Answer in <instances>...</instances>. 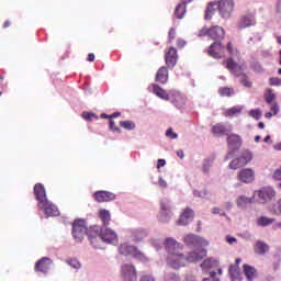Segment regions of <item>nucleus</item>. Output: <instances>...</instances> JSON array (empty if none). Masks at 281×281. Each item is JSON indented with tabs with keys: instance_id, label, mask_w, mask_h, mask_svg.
I'll return each mask as SVG.
<instances>
[{
	"instance_id": "obj_1",
	"label": "nucleus",
	"mask_w": 281,
	"mask_h": 281,
	"mask_svg": "<svg viewBox=\"0 0 281 281\" xmlns=\"http://www.w3.org/2000/svg\"><path fill=\"white\" fill-rule=\"evenodd\" d=\"M199 36H209L211 41H214L209 47V55L212 58H223L225 56V46L221 43L225 38L224 27L220 25L212 26L211 29L204 27L199 32Z\"/></svg>"
},
{
	"instance_id": "obj_2",
	"label": "nucleus",
	"mask_w": 281,
	"mask_h": 281,
	"mask_svg": "<svg viewBox=\"0 0 281 281\" xmlns=\"http://www.w3.org/2000/svg\"><path fill=\"white\" fill-rule=\"evenodd\" d=\"M226 50L229 54V58L223 63L224 67L231 71L234 76L237 78H240V83L244 85V87H247L248 89L251 88V81L247 78V75H245V65H238L234 60V56L238 54V50L234 49V46L231 42L227 43Z\"/></svg>"
},
{
	"instance_id": "obj_3",
	"label": "nucleus",
	"mask_w": 281,
	"mask_h": 281,
	"mask_svg": "<svg viewBox=\"0 0 281 281\" xmlns=\"http://www.w3.org/2000/svg\"><path fill=\"white\" fill-rule=\"evenodd\" d=\"M72 236L77 243H82L85 236H88L91 245L98 248V226L87 227V222L85 220H76L72 223Z\"/></svg>"
},
{
	"instance_id": "obj_4",
	"label": "nucleus",
	"mask_w": 281,
	"mask_h": 281,
	"mask_svg": "<svg viewBox=\"0 0 281 281\" xmlns=\"http://www.w3.org/2000/svg\"><path fill=\"white\" fill-rule=\"evenodd\" d=\"M34 194L36 196V200L38 201L37 207L38 210L44 212L46 218H49V216H60V211H58V206L47 200V193L43 184L37 183L34 186Z\"/></svg>"
},
{
	"instance_id": "obj_5",
	"label": "nucleus",
	"mask_w": 281,
	"mask_h": 281,
	"mask_svg": "<svg viewBox=\"0 0 281 281\" xmlns=\"http://www.w3.org/2000/svg\"><path fill=\"white\" fill-rule=\"evenodd\" d=\"M216 10H218L223 19H229L232 12H234V0H220V2L209 3L204 14L205 21H210Z\"/></svg>"
},
{
	"instance_id": "obj_6",
	"label": "nucleus",
	"mask_w": 281,
	"mask_h": 281,
	"mask_svg": "<svg viewBox=\"0 0 281 281\" xmlns=\"http://www.w3.org/2000/svg\"><path fill=\"white\" fill-rule=\"evenodd\" d=\"M97 238H100L105 245H117L119 241L117 233L109 228V226H102L101 228L98 226Z\"/></svg>"
},
{
	"instance_id": "obj_7",
	"label": "nucleus",
	"mask_w": 281,
	"mask_h": 281,
	"mask_svg": "<svg viewBox=\"0 0 281 281\" xmlns=\"http://www.w3.org/2000/svg\"><path fill=\"white\" fill-rule=\"evenodd\" d=\"M119 251L122 256H132V258H136V260H142L146 262L147 258L144 252H142L137 247L130 245L127 243L121 244Z\"/></svg>"
},
{
	"instance_id": "obj_8",
	"label": "nucleus",
	"mask_w": 281,
	"mask_h": 281,
	"mask_svg": "<svg viewBox=\"0 0 281 281\" xmlns=\"http://www.w3.org/2000/svg\"><path fill=\"white\" fill-rule=\"evenodd\" d=\"M182 240L190 249H205L209 245L207 240L195 234H188L182 238Z\"/></svg>"
},
{
	"instance_id": "obj_9",
	"label": "nucleus",
	"mask_w": 281,
	"mask_h": 281,
	"mask_svg": "<svg viewBox=\"0 0 281 281\" xmlns=\"http://www.w3.org/2000/svg\"><path fill=\"white\" fill-rule=\"evenodd\" d=\"M172 218V210L170 209V200L161 199L160 200V210L157 215V220L162 224L170 223Z\"/></svg>"
},
{
	"instance_id": "obj_10",
	"label": "nucleus",
	"mask_w": 281,
	"mask_h": 281,
	"mask_svg": "<svg viewBox=\"0 0 281 281\" xmlns=\"http://www.w3.org/2000/svg\"><path fill=\"white\" fill-rule=\"evenodd\" d=\"M251 159H254V153H251L249 149H246L241 153V156L239 158L234 159L228 165V168H231V170H238V168H243V166H247V164H249Z\"/></svg>"
},
{
	"instance_id": "obj_11",
	"label": "nucleus",
	"mask_w": 281,
	"mask_h": 281,
	"mask_svg": "<svg viewBox=\"0 0 281 281\" xmlns=\"http://www.w3.org/2000/svg\"><path fill=\"white\" fill-rule=\"evenodd\" d=\"M168 265L172 269H181V267L188 265V259L183 252H176L168 257Z\"/></svg>"
},
{
	"instance_id": "obj_12",
	"label": "nucleus",
	"mask_w": 281,
	"mask_h": 281,
	"mask_svg": "<svg viewBox=\"0 0 281 281\" xmlns=\"http://www.w3.org/2000/svg\"><path fill=\"white\" fill-rule=\"evenodd\" d=\"M258 202L265 205V203H269L276 196V190L272 187H263L259 191H257Z\"/></svg>"
},
{
	"instance_id": "obj_13",
	"label": "nucleus",
	"mask_w": 281,
	"mask_h": 281,
	"mask_svg": "<svg viewBox=\"0 0 281 281\" xmlns=\"http://www.w3.org/2000/svg\"><path fill=\"white\" fill-rule=\"evenodd\" d=\"M167 101L172 103L176 109L186 106V97L178 90H169V99Z\"/></svg>"
},
{
	"instance_id": "obj_14",
	"label": "nucleus",
	"mask_w": 281,
	"mask_h": 281,
	"mask_svg": "<svg viewBox=\"0 0 281 281\" xmlns=\"http://www.w3.org/2000/svg\"><path fill=\"white\" fill-rule=\"evenodd\" d=\"M205 256H207V250L205 248H193L186 258L187 262H201Z\"/></svg>"
},
{
	"instance_id": "obj_15",
	"label": "nucleus",
	"mask_w": 281,
	"mask_h": 281,
	"mask_svg": "<svg viewBox=\"0 0 281 281\" xmlns=\"http://www.w3.org/2000/svg\"><path fill=\"white\" fill-rule=\"evenodd\" d=\"M165 247L169 256H171L172 254H179L183 251V246L172 237H168L165 239Z\"/></svg>"
},
{
	"instance_id": "obj_16",
	"label": "nucleus",
	"mask_w": 281,
	"mask_h": 281,
	"mask_svg": "<svg viewBox=\"0 0 281 281\" xmlns=\"http://www.w3.org/2000/svg\"><path fill=\"white\" fill-rule=\"evenodd\" d=\"M124 281H137V271L134 266L125 263L122 266Z\"/></svg>"
},
{
	"instance_id": "obj_17",
	"label": "nucleus",
	"mask_w": 281,
	"mask_h": 281,
	"mask_svg": "<svg viewBox=\"0 0 281 281\" xmlns=\"http://www.w3.org/2000/svg\"><path fill=\"white\" fill-rule=\"evenodd\" d=\"M93 199L97 203H106L109 201H115V193L109 191H97L93 193Z\"/></svg>"
},
{
	"instance_id": "obj_18",
	"label": "nucleus",
	"mask_w": 281,
	"mask_h": 281,
	"mask_svg": "<svg viewBox=\"0 0 281 281\" xmlns=\"http://www.w3.org/2000/svg\"><path fill=\"white\" fill-rule=\"evenodd\" d=\"M227 144L231 153L232 150L238 151L240 146H243V138L238 134H229L227 136Z\"/></svg>"
},
{
	"instance_id": "obj_19",
	"label": "nucleus",
	"mask_w": 281,
	"mask_h": 281,
	"mask_svg": "<svg viewBox=\"0 0 281 281\" xmlns=\"http://www.w3.org/2000/svg\"><path fill=\"white\" fill-rule=\"evenodd\" d=\"M193 221H194V211L190 207H187L181 213L178 220V224L186 226V225H190V223H192Z\"/></svg>"
},
{
	"instance_id": "obj_20",
	"label": "nucleus",
	"mask_w": 281,
	"mask_h": 281,
	"mask_svg": "<svg viewBox=\"0 0 281 281\" xmlns=\"http://www.w3.org/2000/svg\"><path fill=\"white\" fill-rule=\"evenodd\" d=\"M177 48L170 47L165 56L166 65L169 69H175V67L177 66Z\"/></svg>"
},
{
	"instance_id": "obj_21",
	"label": "nucleus",
	"mask_w": 281,
	"mask_h": 281,
	"mask_svg": "<svg viewBox=\"0 0 281 281\" xmlns=\"http://www.w3.org/2000/svg\"><path fill=\"white\" fill-rule=\"evenodd\" d=\"M149 91H151V93L154 95H157V98H160V100H167L170 98V90L166 91L164 90V88L159 87L157 83H153L149 87Z\"/></svg>"
},
{
	"instance_id": "obj_22",
	"label": "nucleus",
	"mask_w": 281,
	"mask_h": 281,
	"mask_svg": "<svg viewBox=\"0 0 281 281\" xmlns=\"http://www.w3.org/2000/svg\"><path fill=\"white\" fill-rule=\"evenodd\" d=\"M52 269V260L47 257L40 259L35 263V271H40L41 273H47Z\"/></svg>"
},
{
	"instance_id": "obj_23",
	"label": "nucleus",
	"mask_w": 281,
	"mask_h": 281,
	"mask_svg": "<svg viewBox=\"0 0 281 281\" xmlns=\"http://www.w3.org/2000/svg\"><path fill=\"white\" fill-rule=\"evenodd\" d=\"M238 179L241 183H254L255 173L252 169H241L238 172Z\"/></svg>"
},
{
	"instance_id": "obj_24",
	"label": "nucleus",
	"mask_w": 281,
	"mask_h": 281,
	"mask_svg": "<svg viewBox=\"0 0 281 281\" xmlns=\"http://www.w3.org/2000/svg\"><path fill=\"white\" fill-rule=\"evenodd\" d=\"M252 25H256V15L247 14L239 21L238 27L239 30H245L247 27H252Z\"/></svg>"
},
{
	"instance_id": "obj_25",
	"label": "nucleus",
	"mask_w": 281,
	"mask_h": 281,
	"mask_svg": "<svg viewBox=\"0 0 281 281\" xmlns=\"http://www.w3.org/2000/svg\"><path fill=\"white\" fill-rule=\"evenodd\" d=\"M231 131L232 125L227 123H218L212 127V133L218 137H221V135H225V133H231Z\"/></svg>"
},
{
	"instance_id": "obj_26",
	"label": "nucleus",
	"mask_w": 281,
	"mask_h": 281,
	"mask_svg": "<svg viewBox=\"0 0 281 281\" xmlns=\"http://www.w3.org/2000/svg\"><path fill=\"white\" fill-rule=\"evenodd\" d=\"M254 203V198H248L246 195H238L236 199V205L239 210H247V206Z\"/></svg>"
},
{
	"instance_id": "obj_27",
	"label": "nucleus",
	"mask_w": 281,
	"mask_h": 281,
	"mask_svg": "<svg viewBox=\"0 0 281 281\" xmlns=\"http://www.w3.org/2000/svg\"><path fill=\"white\" fill-rule=\"evenodd\" d=\"M255 254L258 256H265V254H269V245L262 240H257L254 245Z\"/></svg>"
},
{
	"instance_id": "obj_28",
	"label": "nucleus",
	"mask_w": 281,
	"mask_h": 281,
	"mask_svg": "<svg viewBox=\"0 0 281 281\" xmlns=\"http://www.w3.org/2000/svg\"><path fill=\"white\" fill-rule=\"evenodd\" d=\"M243 269L248 281L256 280V276H258V271L256 270L255 267L245 263L243 266Z\"/></svg>"
},
{
	"instance_id": "obj_29",
	"label": "nucleus",
	"mask_w": 281,
	"mask_h": 281,
	"mask_svg": "<svg viewBox=\"0 0 281 281\" xmlns=\"http://www.w3.org/2000/svg\"><path fill=\"white\" fill-rule=\"evenodd\" d=\"M156 82H160L161 85H166V82H168V68L162 66L158 69L156 74Z\"/></svg>"
},
{
	"instance_id": "obj_30",
	"label": "nucleus",
	"mask_w": 281,
	"mask_h": 281,
	"mask_svg": "<svg viewBox=\"0 0 281 281\" xmlns=\"http://www.w3.org/2000/svg\"><path fill=\"white\" fill-rule=\"evenodd\" d=\"M215 159H216V157L210 156V157H207L203 160V162H202V172L204 175H210V170H212V166H214Z\"/></svg>"
},
{
	"instance_id": "obj_31",
	"label": "nucleus",
	"mask_w": 281,
	"mask_h": 281,
	"mask_svg": "<svg viewBox=\"0 0 281 281\" xmlns=\"http://www.w3.org/2000/svg\"><path fill=\"white\" fill-rule=\"evenodd\" d=\"M99 218L101 220L103 227H109L111 223V212L106 211V209H101L99 211Z\"/></svg>"
},
{
	"instance_id": "obj_32",
	"label": "nucleus",
	"mask_w": 281,
	"mask_h": 281,
	"mask_svg": "<svg viewBox=\"0 0 281 281\" xmlns=\"http://www.w3.org/2000/svg\"><path fill=\"white\" fill-rule=\"evenodd\" d=\"M228 274L232 281L240 280V268L238 266L231 265L228 268Z\"/></svg>"
},
{
	"instance_id": "obj_33",
	"label": "nucleus",
	"mask_w": 281,
	"mask_h": 281,
	"mask_svg": "<svg viewBox=\"0 0 281 281\" xmlns=\"http://www.w3.org/2000/svg\"><path fill=\"white\" fill-rule=\"evenodd\" d=\"M273 223H276V218L273 217L260 216L257 220L258 227H269V225H273Z\"/></svg>"
},
{
	"instance_id": "obj_34",
	"label": "nucleus",
	"mask_w": 281,
	"mask_h": 281,
	"mask_svg": "<svg viewBox=\"0 0 281 281\" xmlns=\"http://www.w3.org/2000/svg\"><path fill=\"white\" fill-rule=\"evenodd\" d=\"M132 235L135 240H143V238L148 236V231H146V228H135L132 231Z\"/></svg>"
},
{
	"instance_id": "obj_35",
	"label": "nucleus",
	"mask_w": 281,
	"mask_h": 281,
	"mask_svg": "<svg viewBox=\"0 0 281 281\" xmlns=\"http://www.w3.org/2000/svg\"><path fill=\"white\" fill-rule=\"evenodd\" d=\"M243 109H245V105H235L225 112L226 117H234V115H238L243 113Z\"/></svg>"
},
{
	"instance_id": "obj_36",
	"label": "nucleus",
	"mask_w": 281,
	"mask_h": 281,
	"mask_svg": "<svg viewBox=\"0 0 281 281\" xmlns=\"http://www.w3.org/2000/svg\"><path fill=\"white\" fill-rule=\"evenodd\" d=\"M218 92L222 98H232V95H236V91L233 88L227 87L220 88Z\"/></svg>"
},
{
	"instance_id": "obj_37",
	"label": "nucleus",
	"mask_w": 281,
	"mask_h": 281,
	"mask_svg": "<svg viewBox=\"0 0 281 281\" xmlns=\"http://www.w3.org/2000/svg\"><path fill=\"white\" fill-rule=\"evenodd\" d=\"M186 15V3L180 2L175 10V16L182 19Z\"/></svg>"
},
{
	"instance_id": "obj_38",
	"label": "nucleus",
	"mask_w": 281,
	"mask_h": 281,
	"mask_svg": "<svg viewBox=\"0 0 281 281\" xmlns=\"http://www.w3.org/2000/svg\"><path fill=\"white\" fill-rule=\"evenodd\" d=\"M66 262L69 267H71V269H76V271L82 269V263H80V261L76 258L67 259Z\"/></svg>"
},
{
	"instance_id": "obj_39",
	"label": "nucleus",
	"mask_w": 281,
	"mask_h": 281,
	"mask_svg": "<svg viewBox=\"0 0 281 281\" xmlns=\"http://www.w3.org/2000/svg\"><path fill=\"white\" fill-rule=\"evenodd\" d=\"M217 265V261L216 259H205L201 265L200 267L202 269H212V267H216Z\"/></svg>"
},
{
	"instance_id": "obj_40",
	"label": "nucleus",
	"mask_w": 281,
	"mask_h": 281,
	"mask_svg": "<svg viewBox=\"0 0 281 281\" xmlns=\"http://www.w3.org/2000/svg\"><path fill=\"white\" fill-rule=\"evenodd\" d=\"M120 126H122V128H125V131H135L136 125L133 121H121Z\"/></svg>"
},
{
	"instance_id": "obj_41",
	"label": "nucleus",
	"mask_w": 281,
	"mask_h": 281,
	"mask_svg": "<svg viewBox=\"0 0 281 281\" xmlns=\"http://www.w3.org/2000/svg\"><path fill=\"white\" fill-rule=\"evenodd\" d=\"M265 98L268 104H273V100H276V93H273V89H268Z\"/></svg>"
},
{
	"instance_id": "obj_42",
	"label": "nucleus",
	"mask_w": 281,
	"mask_h": 281,
	"mask_svg": "<svg viewBox=\"0 0 281 281\" xmlns=\"http://www.w3.org/2000/svg\"><path fill=\"white\" fill-rule=\"evenodd\" d=\"M249 116L258 121L262 117V111L260 109H252L249 111Z\"/></svg>"
},
{
	"instance_id": "obj_43",
	"label": "nucleus",
	"mask_w": 281,
	"mask_h": 281,
	"mask_svg": "<svg viewBox=\"0 0 281 281\" xmlns=\"http://www.w3.org/2000/svg\"><path fill=\"white\" fill-rule=\"evenodd\" d=\"M165 135L168 139H178L179 137V134H177L172 127L167 128Z\"/></svg>"
},
{
	"instance_id": "obj_44",
	"label": "nucleus",
	"mask_w": 281,
	"mask_h": 281,
	"mask_svg": "<svg viewBox=\"0 0 281 281\" xmlns=\"http://www.w3.org/2000/svg\"><path fill=\"white\" fill-rule=\"evenodd\" d=\"M81 117H83V120H87L88 122H92L93 117L94 120H98V115H95V113L92 112H83L81 114Z\"/></svg>"
},
{
	"instance_id": "obj_45",
	"label": "nucleus",
	"mask_w": 281,
	"mask_h": 281,
	"mask_svg": "<svg viewBox=\"0 0 281 281\" xmlns=\"http://www.w3.org/2000/svg\"><path fill=\"white\" fill-rule=\"evenodd\" d=\"M193 196H195L196 199H205V196H207V190L206 189H204L202 191L194 190Z\"/></svg>"
},
{
	"instance_id": "obj_46",
	"label": "nucleus",
	"mask_w": 281,
	"mask_h": 281,
	"mask_svg": "<svg viewBox=\"0 0 281 281\" xmlns=\"http://www.w3.org/2000/svg\"><path fill=\"white\" fill-rule=\"evenodd\" d=\"M271 87H281V79L278 77H272L269 79Z\"/></svg>"
},
{
	"instance_id": "obj_47",
	"label": "nucleus",
	"mask_w": 281,
	"mask_h": 281,
	"mask_svg": "<svg viewBox=\"0 0 281 281\" xmlns=\"http://www.w3.org/2000/svg\"><path fill=\"white\" fill-rule=\"evenodd\" d=\"M166 281H179V277H177L175 273L169 272L165 276Z\"/></svg>"
},
{
	"instance_id": "obj_48",
	"label": "nucleus",
	"mask_w": 281,
	"mask_h": 281,
	"mask_svg": "<svg viewBox=\"0 0 281 281\" xmlns=\"http://www.w3.org/2000/svg\"><path fill=\"white\" fill-rule=\"evenodd\" d=\"M202 281H221V279L216 278V272H210V277L204 278Z\"/></svg>"
},
{
	"instance_id": "obj_49",
	"label": "nucleus",
	"mask_w": 281,
	"mask_h": 281,
	"mask_svg": "<svg viewBox=\"0 0 281 281\" xmlns=\"http://www.w3.org/2000/svg\"><path fill=\"white\" fill-rule=\"evenodd\" d=\"M153 247H155L156 251H159V249H161V247H164V241H161L159 239H155V240H153Z\"/></svg>"
},
{
	"instance_id": "obj_50",
	"label": "nucleus",
	"mask_w": 281,
	"mask_h": 281,
	"mask_svg": "<svg viewBox=\"0 0 281 281\" xmlns=\"http://www.w3.org/2000/svg\"><path fill=\"white\" fill-rule=\"evenodd\" d=\"M110 128L113 131V133H122V130L115 126V121L113 120H110Z\"/></svg>"
},
{
	"instance_id": "obj_51",
	"label": "nucleus",
	"mask_w": 281,
	"mask_h": 281,
	"mask_svg": "<svg viewBox=\"0 0 281 281\" xmlns=\"http://www.w3.org/2000/svg\"><path fill=\"white\" fill-rule=\"evenodd\" d=\"M260 41H262V37H260V35H256V36L249 37L248 45H254V43H258Z\"/></svg>"
},
{
	"instance_id": "obj_52",
	"label": "nucleus",
	"mask_w": 281,
	"mask_h": 281,
	"mask_svg": "<svg viewBox=\"0 0 281 281\" xmlns=\"http://www.w3.org/2000/svg\"><path fill=\"white\" fill-rule=\"evenodd\" d=\"M235 153H236V150H232L231 148H228V153H227V155L224 157V161H229V159H233Z\"/></svg>"
},
{
	"instance_id": "obj_53",
	"label": "nucleus",
	"mask_w": 281,
	"mask_h": 281,
	"mask_svg": "<svg viewBox=\"0 0 281 281\" xmlns=\"http://www.w3.org/2000/svg\"><path fill=\"white\" fill-rule=\"evenodd\" d=\"M158 184H159V188H164V189L168 188V182H166V180H164L162 177L158 178Z\"/></svg>"
},
{
	"instance_id": "obj_54",
	"label": "nucleus",
	"mask_w": 281,
	"mask_h": 281,
	"mask_svg": "<svg viewBox=\"0 0 281 281\" xmlns=\"http://www.w3.org/2000/svg\"><path fill=\"white\" fill-rule=\"evenodd\" d=\"M276 12H277L278 19L281 20V0H278L277 2Z\"/></svg>"
},
{
	"instance_id": "obj_55",
	"label": "nucleus",
	"mask_w": 281,
	"mask_h": 281,
	"mask_svg": "<svg viewBox=\"0 0 281 281\" xmlns=\"http://www.w3.org/2000/svg\"><path fill=\"white\" fill-rule=\"evenodd\" d=\"M175 36H177V31H175V29H170V31H169V43H172V41H175Z\"/></svg>"
},
{
	"instance_id": "obj_56",
	"label": "nucleus",
	"mask_w": 281,
	"mask_h": 281,
	"mask_svg": "<svg viewBox=\"0 0 281 281\" xmlns=\"http://www.w3.org/2000/svg\"><path fill=\"white\" fill-rule=\"evenodd\" d=\"M278 111H280V108L278 106V103H273L271 105V113H273V115H278Z\"/></svg>"
},
{
	"instance_id": "obj_57",
	"label": "nucleus",
	"mask_w": 281,
	"mask_h": 281,
	"mask_svg": "<svg viewBox=\"0 0 281 281\" xmlns=\"http://www.w3.org/2000/svg\"><path fill=\"white\" fill-rule=\"evenodd\" d=\"M212 214H220V216H225V212H221L220 207H213Z\"/></svg>"
},
{
	"instance_id": "obj_58",
	"label": "nucleus",
	"mask_w": 281,
	"mask_h": 281,
	"mask_svg": "<svg viewBox=\"0 0 281 281\" xmlns=\"http://www.w3.org/2000/svg\"><path fill=\"white\" fill-rule=\"evenodd\" d=\"M164 166H166V159H158V161H157L158 170H159V168H164Z\"/></svg>"
},
{
	"instance_id": "obj_59",
	"label": "nucleus",
	"mask_w": 281,
	"mask_h": 281,
	"mask_svg": "<svg viewBox=\"0 0 281 281\" xmlns=\"http://www.w3.org/2000/svg\"><path fill=\"white\" fill-rule=\"evenodd\" d=\"M140 281H155V278L153 276H144L140 278Z\"/></svg>"
},
{
	"instance_id": "obj_60",
	"label": "nucleus",
	"mask_w": 281,
	"mask_h": 281,
	"mask_svg": "<svg viewBox=\"0 0 281 281\" xmlns=\"http://www.w3.org/2000/svg\"><path fill=\"white\" fill-rule=\"evenodd\" d=\"M177 45H178V47H180L182 49V47H186L187 43L184 40L180 38L177 41Z\"/></svg>"
},
{
	"instance_id": "obj_61",
	"label": "nucleus",
	"mask_w": 281,
	"mask_h": 281,
	"mask_svg": "<svg viewBox=\"0 0 281 281\" xmlns=\"http://www.w3.org/2000/svg\"><path fill=\"white\" fill-rule=\"evenodd\" d=\"M177 156H178L180 159H184L186 154L183 153L182 149H179V150L177 151Z\"/></svg>"
},
{
	"instance_id": "obj_62",
	"label": "nucleus",
	"mask_w": 281,
	"mask_h": 281,
	"mask_svg": "<svg viewBox=\"0 0 281 281\" xmlns=\"http://www.w3.org/2000/svg\"><path fill=\"white\" fill-rule=\"evenodd\" d=\"M227 243H228V245H234V243H236V237L227 236Z\"/></svg>"
},
{
	"instance_id": "obj_63",
	"label": "nucleus",
	"mask_w": 281,
	"mask_h": 281,
	"mask_svg": "<svg viewBox=\"0 0 281 281\" xmlns=\"http://www.w3.org/2000/svg\"><path fill=\"white\" fill-rule=\"evenodd\" d=\"M88 60L89 63H93V60H95V55L93 53L88 54Z\"/></svg>"
},
{
	"instance_id": "obj_64",
	"label": "nucleus",
	"mask_w": 281,
	"mask_h": 281,
	"mask_svg": "<svg viewBox=\"0 0 281 281\" xmlns=\"http://www.w3.org/2000/svg\"><path fill=\"white\" fill-rule=\"evenodd\" d=\"M273 229H280L281 228V222H277L273 224Z\"/></svg>"
}]
</instances>
